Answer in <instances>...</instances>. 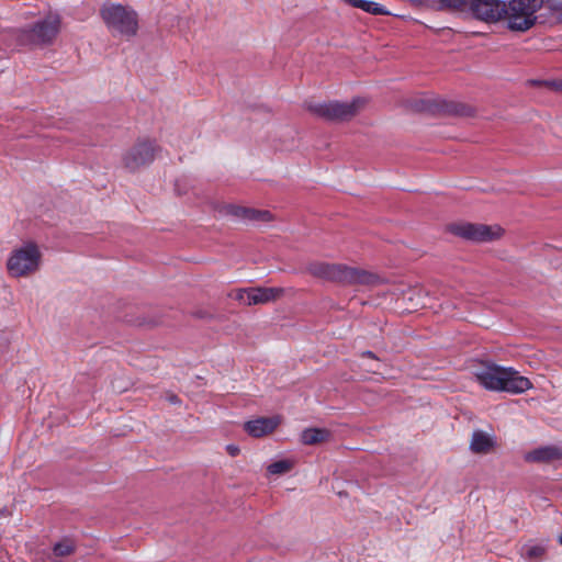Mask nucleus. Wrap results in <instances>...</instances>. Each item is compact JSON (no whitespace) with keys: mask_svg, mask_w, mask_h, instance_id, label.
<instances>
[{"mask_svg":"<svg viewBox=\"0 0 562 562\" xmlns=\"http://www.w3.org/2000/svg\"><path fill=\"white\" fill-rule=\"evenodd\" d=\"M476 381L486 390L520 394L532 387V383L526 376L510 367H502L495 363L484 364L474 372Z\"/></svg>","mask_w":562,"mask_h":562,"instance_id":"1","label":"nucleus"},{"mask_svg":"<svg viewBox=\"0 0 562 562\" xmlns=\"http://www.w3.org/2000/svg\"><path fill=\"white\" fill-rule=\"evenodd\" d=\"M100 14L112 34H120L126 37L136 35L138 15L133 9L122 4L105 3L100 10Z\"/></svg>","mask_w":562,"mask_h":562,"instance_id":"2","label":"nucleus"},{"mask_svg":"<svg viewBox=\"0 0 562 562\" xmlns=\"http://www.w3.org/2000/svg\"><path fill=\"white\" fill-rule=\"evenodd\" d=\"M543 0H509L504 20L513 32H526L537 23L536 13L542 9Z\"/></svg>","mask_w":562,"mask_h":562,"instance_id":"3","label":"nucleus"},{"mask_svg":"<svg viewBox=\"0 0 562 562\" xmlns=\"http://www.w3.org/2000/svg\"><path fill=\"white\" fill-rule=\"evenodd\" d=\"M363 98H355L351 102H310L306 109L313 115L331 122L349 121L364 106Z\"/></svg>","mask_w":562,"mask_h":562,"instance_id":"4","label":"nucleus"},{"mask_svg":"<svg viewBox=\"0 0 562 562\" xmlns=\"http://www.w3.org/2000/svg\"><path fill=\"white\" fill-rule=\"evenodd\" d=\"M42 254L34 243H26L15 248L7 261V269L11 277L23 278L35 273L41 265Z\"/></svg>","mask_w":562,"mask_h":562,"instance_id":"5","label":"nucleus"},{"mask_svg":"<svg viewBox=\"0 0 562 562\" xmlns=\"http://www.w3.org/2000/svg\"><path fill=\"white\" fill-rule=\"evenodd\" d=\"M59 31L60 18L57 14H48L32 26L22 30L21 41L38 46L49 45L55 41Z\"/></svg>","mask_w":562,"mask_h":562,"instance_id":"6","label":"nucleus"},{"mask_svg":"<svg viewBox=\"0 0 562 562\" xmlns=\"http://www.w3.org/2000/svg\"><path fill=\"white\" fill-rule=\"evenodd\" d=\"M448 231L463 239L485 243L499 238L503 229L499 226H490L474 223H453L448 226Z\"/></svg>","mask_w":562,"mask_h":562,"instance_id":"7","label":"nucleus"},{"mask_svg":"<svg viewBox=\"0 0 562 562\" xmlns=\"http://www.w3.org/2000/svg\"><path fill=\"white\" fill-rule=\"evenodd\" d=\"M157 149L154 140L139 139L123 154V165L127 170L136 171L154 161Z\"/></svg>","mask_w":562,"mask_h":562,"instance_id":"8","label":"nucleus"},{"mask_svg":"<svg viewBox=\"0 0 562 562\" xmlns=\"http://www.w3.org/2000/svg\"><path fill=\"white\" fill-rule=\"evenodd\" d=\"M379 280L376 274L364 269L336 263L333 282L344 285H373Z\"/></svg>","mask_w":562,"mask_h":562,"instance_id":"9","label":"nucleus"},{"mask_svg":"<svg viewBox=\"0 0 562 562\" xmlns=\"http://www.w3.org/2000/svg\"><path fill=\"white\" fill-rule=\"evenodd\" d=\"M469 12L480 21L496 23L506 15V2L502 0H470Z\"/></svg>","mask_w":562,"mask_h":562,"instance_id":"10","label":"nucleus"},{"mask_svg":"<svg viewBox=\"0 0 562 562\" xmlns=\"http://www.w3.org/2000/svg\"><path fill=\"white\" fill-rule=\"evenodd\" d=\"M283 293L282 288H249L236 290L231 296L243 304L257 305L277 301Z\"/></svg>","mask_w":562,"mask_h":562,"instance_id":"11","label":"nucleus"},{"mask_svg":"<svg viewBox=\"0 0 562 562\" xmlns=\"http://www.w3.org/2000/svg\"><path fill=\"white\" fill-rule=\"evenodd\" d=\"M279 424L280 418L277 416L260 417L245 423L244 428L248 435L259 438L273 432Z\"/></svg>","mask_w":562,"mask_h":562,"instance_id":"12","label":"nucleus"},{"mask_svg":"<svg viewBox=\"0 0 562 562\" xmlns=\"http://www.w3.org/2000/svg\"><path fill=\"white\" fill-rule=\"evenodd\" d=\"M562 459V449L555 446H544L529 451L525 456L527 462L549 463Z\"/></svg>","mask_w":562,"mask_h":562,"instance_id":"13","label":"nucleus"},{"mask_svg":"<svg viewBox=\"0 0 562 562\" xmlns=\"http://www.w3.org/2000/svg\"><path fill=\"white\" fill-rule=\"evenodd\" d=\"M229 213L238 218L249 222H269L272 220V215L269 211L255 210L237 205H231Z\"/></svg>","mask_w":562,"mask_h":562,"instance_id":"14","label":"nucleus"},{"mask_svg":"<svg viewBox=\"0 0 562 562\" xmlns=\"http://www.w3.org/2000/svg\"><path fill=\"white\" fill-rule=\"evenodd\" d=\"M495 446L494 439L482 430H475L472 434L470 449L477 454H486L493 450Z\"/></svg>","mask_w":562,"mask_h":562,"instance_id":"15","label":"nucleus"},{"mask_svg":"<svg viewBox=\"0 0 562 562\" xmlns=\"http://www.w3.org/2000/svg\"><path fill=\"white\" fill-rule=\"evenodd\" d=\"M336 263L314 261L307 266V272L315 278L333 282Z\"/></svg>","mask_w":562,"mask_h":562,"instance_id":"16","label":"nucleus"},{"mask_svg":"<svg viewBox=\"0 0 562 562\" xmlns=\"http://www.w3.org/2000/svg\"><path fill=\"white\" fill-rule=\"evenodd\" d=\"M329 437L330 431L325 428H306L301 434V441L304 445L313 446L327 441Z\"/></svg>","mask_w":562,"mask_h":562,"instance_id":"17","label":"nucleus"},{"mask_svg":"<svg viewBox=\"0 0 562 562\" xmlns=\"http://www.w3.org/2000/svg\"><path fill=\"white\" fill-rule=\"evenodd\" d=\"M76 551V544L71 539L65 538L53 547V553L57 558L69 557Z\"/></svg>","mask_w":562,"mask_h":562,"instance_id":"18","label":"nucleus"},{"mask_svg":"<svg viewBox=\"0 0 562 562\" xmlns=\"http://www.w3.org/2000/svg\"><path fill=\"white\" fill-rule=\"evenodd\" d=\"M439 8L454 12H468L470 0H437Z\"/></svg>","mask_w":562,"mask_h":562,"instance_id":"19","label":"nucleus"},{"mask_svg":"<svg viewBox=\"0 0 562 562\" xmlns=\"http://www.w3.org/2000/svg\"><path fill=\"white\" fill-rule=\"evenodd\" d=\"M293 468V463L289 460H279L276 462H272L268 467V472L273 475L278 474H284L289 472Z\"/></svg>","mask_w":562,"mask_h":562,"instance_id":"20","label":"nucleus"},{"mask_svg":"<svg viewBox=\"0 0 562 562\" xmlns=\"http://www.w3.org/2000/svg\"><path fill=\"white\" fill-rule=\"evenodd\" d=\"M544 554V548L541 546H532L527 548L526 555L528 559H539Z\"/></svg>","mask_w":562,"mask_h":562,"instance_id":"21","label":"nucleus"},{"mask_svg":"<svg viewBox=\"0 0 562 562\" xmlns=\"http://www.w3.org/2000/svg\"><path fill=\"white\" fill-rule=\"evenodd\" d=\"M544 86L555 91H562V80L559 81H543Z\"/></svg>","mask_w":562,"mask_h":562,"instance_id":"22","label":"nucleus"},{"mask_svg":"<svg viewBox=\"0 0 562 562\" xmlns=\"http://www.w3.org/2000/svg\"><path fill=\"white\" fill-rule=\"evenodd\" d=\"M226 451L227 453L231 456V457H236L239 454L240 452V449L239 447L235 446V445H227L226 446Z\"/></svg>","mask_w":562,"mask_h":562,"instance_id":"23","label":"nucleus"},{"mask_svg":"<svg viewBox=\"0 0 562 562\" xmlns=\"http://www.w3.org/2000/svg\"><path fill=\"white\" fill-rule=\"evenodd\" d=\"M361 357H368V358L378 360V357L370 350L361 352Z\"/></svg>","mask_w":562,"mask_h":562,"instance_id":"24","label":"nucleus"},{"mask_svg":"<svg viewBox=\"0 0 562 562\" xmlns=\"http://www.w3.org/2000/svg\"><path fill=\"white\" fill-rule=\"evenodd\" d=\"M169 401H170L171 403L176 404V403H178V402H179V398H178V396H177V395H171V396L169 397Z\"/></svg>","mask_w":562,"mask_h":562,"instance_id":"25","label":"nucleus"},{"mask_svg":"<svg viewBox=\"0 0 562 562\" xmlns=\"http://www.w3.org/2000/svg\"><path fill=\"white\" fill-rule=\"evenodd\" d=\"M449 111H454V112L459 113V111H458V109L456 106H453V109H450Z\"/></svg>","mask_w":562,"mask_h":562,"instance_id":"26","label":"nucleus"},{"mask_svg":"<svg viewBox=\"0 0 562 562\" xmlns=\"http://www.w3.org/2000/svg\"><path fill=\"white\" fill-rule=\"evenodd\" d=\"M559 542H560V544L562 546V535H561V536H560V538H559Z\"/></svg>","mask_w":562,"mask_h":562,"instance_id":"27","label":"nucleus"}]
</instances>
